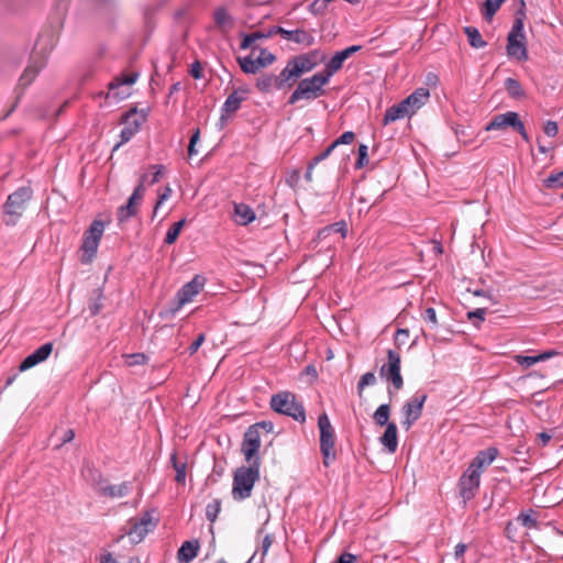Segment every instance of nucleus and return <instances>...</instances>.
I'll return each mask as SVG.
<instances>
[{
    "instance_id": "393cba45",
    "label": "nucleus",
    "mask_w": 563,
    "mask_h": 563,
    "mask_svg": "<svg viewBox=\"0 0 563 563\" xmlns=\"http://www.w3.org/2000/svg\"><path fill=\"white\" fill-rule=\"evenodd\" d=\"M82 475L86 481L92 486L93 490L101 496L102 489L106 487V479L102 477V474L95 467H86L82 471Z\"/></svg>"
},
{
    "instance_id": "69168bd1",
    "label": "nucleus",
    "mask_w": 563,
    "mask_h": 563,
    "mask_svg": "<svg viewBox=\"0 0 563 563\" xmlns=\"http://www.w3.org/2000/svg\"><path fill=\"white\" fill-rule=\"evenodd\" d=\"M334 146L332 145V143L324 150L322 151L320 154L316 155L311 161H312V165H318L320 162L324 161L325 158H328L332 152L334 151Z\"/></svg>"
},
{
    "instance_id": "052dcab7",
    "label": "nucleus",
    "mask_w": 563,
    "mask_h": 563,
    "mask_svg": "<svg viewBox=\"0 0 563 563\" xmlns=\"http://www.w3.org/2000/svg\"><path fill=\"white\" fill-rule=\"evenodd\" d=\"M355 140V133L352 131H346L342 135H340L335 141L332 142V145L334 148H336L339 145H347L353 143Z\"/></svg>"
},
{
    "instance_id": "a878e982",
    "label": "nucleus",
    "mask_w": 563,
    "mask_h": 563,
    "mask_svg": "<svg viewBox=\"0 0 563 563\" xmlns=\"http://www.w3.org/2000/svg\"><path fill=\"white\" fill-rule=\"evenodd\" d=\"M107 300L103 288L97 287L92 290L89 299H88V310L91 317H95L101 312L104 307V301Z\"/></svg>"
},
{
    "instance_id": "20e7f679",
    "label": "nucleus",
    "mask_w": 563,
    "mask_h": 563,
    "mask_svg": "<svg viewBox=\"0 0 563 563\" xmlns=\"http://www.w3.org/2000/svg\"><path fill=\"white\" fill-rule=\"evenodd\" d=\"M103 231L104 222L101 220H93L85 231L80 246V262L82 264H89L96 256Z\"/></svg>"
},
{
    "instance_id": "bf43d9fd",
    "label": "nucleus",
    "mask_w": 563,
    "mask_h": 563,
    "mask_svg": "<svg viewBox=\"0 0 563 563\" xmlns=\"http://www.w3.org/2000/svg\"><path fill=\"white\" fill-rule=\"evenodd\" d=\"M328 1L327 0H314L309 5V11L314 14H323L328 8Z\"/></svg>"
},
{
    "instance_id": "7c9ffc66",
    "label": "nucleus",
    "mask_w": 563,
    "mask_h": 563,
    "mask_svg": "<svg viewBox=\"0 0 563 563\" xmlns=\"http://www.w3.org/2000/svg\"><path fill=\"white\" fill-rule=\"evenodd\" d=\"M161 521V516L157 508H152L143 511V538L154 531Z\"/></svg>"
},
{
    "instance_id": "e433bc0d",
    "label": "nucleus",
    "mask_w": 563,
    "mask_h": 563,
    "mask_svg": "<svg viewBox=\"0 0 563 563\" xmlns=\"http://www.w3.org/2000/svg\"><path fill=\"white\" fill-rule=\"evenodd\" d=\"M407 115L406 111L397 103L395 106L389 107L384 115L383 124L388 125L396 120L402 119Z\"/></svg>"
},
{
    "instance_id": "a211bd4d",
    "label": "nucleus",
    "mask_w": 563,
    "mask_h": 563,
    "mask_svg": "<svg viewBox=\"0 0 563 563\" xmlns=\"http://www.w3.org/2000/svg\"><path fill=\"white\" fill-rule=\"evenodd\" d=\"M498 454L499 451L495 446L487 448L486 450H481L471 461L467 468L473 470L481 477L483 472L494 462Z\"/></svg>"
},
{
    "instance_id": "0e129e2a",
    "label": "nucleus",
    "mask_w": 563,
    "mask_h": 563,
    "mask_svg": "<svg viewBox=\"0 0 563 563\" xmlns=\"http://www.w3.org/2000/svg\"><path fill=\"white\" fill-rule=\"evenodd\" d=\"M241 36H242V41L240 44L241 49L252 48V51L254 52L258 48L257 45H254V41L250 33H247V34L242 33Z\"/></svg>"
},
{
    "instance_id": "37998d69",
    "label": "nucleus",
    "mask_w": 563,
    "mask_h": 563,
    "mask_svg": "<svg viewBox=\"0 0 563 563\" xmlns=\"http://www.w3.org/2000/svg\"><path fill=\"white\" fill-rule=\"evenodd\" d=\"M534 514L533 509H529L528 512H520L516 518V522L528 529H536L538 528V520L532 517Z\"/></svg>"
},
{
    "instance_id": "603ef678",
    "label": "nucleus",
    "mask_w": 563,
    "mask_h": 563,
    "mask_svg": "<svg viewBox=\"0 0 563 563\" xmlns=\"http://www.w3.org/2000/svg\"><path fill=\"white\" fill-rule=\"evenodd\" d=\"M275 60L276 56L273 53L268 52L266 48H260V55L256 58V63L261 68L272 65Z\"/></svg>"
},
{
    "instance_id": "9d476101",
    "label": "nucleus",
    "mask_w": 563,
    "mask_h": 563,
    "mask_svg": "<svg viewBox=\"0 0 563 563\" xmlns=\"http://www.w3.org/2000/svg\"><path fill=\"white\" fill-rule=\"evenodd\" d=\"M141 206V179L135 185L132 195L129 197L125 203L119 207L117 211L118 224L121 229H124L128 223L135 219L139 214Z\"/></svg>"
},
{
    "instance_id": "0eeeda50",
    "label": "nucleus",
    "mask_w": 563,
    "mask_h": 563,
    "mask_svg": "<svg viewBox=\"0 0 563 563\" xmlns=\"http://www.w3.org/2000/svg\"><path fill=\"white\" fill-rule=\"evenodd\" d=\"M137 78V71L115 76L108 84V91L106 93V98L112 99L114 101H121L128 98L131 95L132 86L136 82Z\"/></svg>"
},
{
    "instance_id": "338daca9",
    "label": "nucleus",
    "mask_w": 563,
    "mask_h": 563,
    "mask_svg": "<svg viewBox=\"0 0 563 563\" xmlns=\"http://www.w3.org/2000/svg\"><path fill=\"white\" fill-rule=\"evenodd\" d=\"M206 340V335L205 333H200L194 341L192 343L189 345L188 347V353L189 355H194L198 350L199 347L202 345V343L205 342Z\"/></svg>"
},
{
    "instance_id": "cd10ccee",
    "label": "nucleus",
    "mask_w": 563,
    "mask_h": 563,
    "mask_svg": "<svg viewBox=\"0 0 563 563\" xmlns=\"http://www.w3.org/2000/svg\"><path fill=\"white\" fill-rule=\"evenodd\" d=\"M101 489V496L110 498L123 497L126 496L132 490V483L123 482L119 485H109L106 483V487Z\"/></svg>"
},
{
    "instance_id": "2f4dec72",
    "label": "nucleus",
    "mask_w": 563,
    "mask_h": 563,
    "mask_svg": "<svg viewBox=\"0 0 563 563\" xmlns=\"http://www.w3.org/2000/svg\"><path fill=\"white\" fill-rule=\"evenodd\" d=\"M347 232L345 221H338L320 229L317 233V240L322 241L330 236L332 233H340L341 238H345Z\"/></svg>"
},
{
    "instance_id": "8fccbe9b",
    "label": "nucleus",
    "mask_w": 563,
    "mask_h": 563,
    "mask_svg": "<svg viewBox=\"0 0 563 563\" xmlns=\"http://www.w3.org/2000/svg\"><path fill=\"white\" fill-rule=\"evenodd\" d=\"M543 186L549 189L563 187V170L551 173L543 179Z\"/></svg>"
},
{
    "instance_id": "4468645a",
    "label": "nucleus",
    "mask_w": 563,
    "mask_h": 563,
    "mask_svg": "<svg viewBox=\"0 0 563 563\" xmlns=\"http://www.w3.org/2000/svg\"><path fill=\"white\" fill-rule=\"evenodd\" d=\"M271 33H273V35H280L284 40L306 47L312 46L316 43L312 32L303 29L286 30L279 25H274L271 27Z\"/></svg>"
},
{
    "instance_id": "412c9836",
    "label": "nucleus",
    "mask_w": 563,
    "mask_h": 563,
    "mask_svg": "<svg viewBox=\"0 0 563 563\" xmlns=\"http://www.w3.org/2000/svg\"><path fill=\"white\" fill-rule=\"evenodd\" d=\"M506 49L509 57H514L519 62H525L528 59L526 38L522 40L520 37H507Z\"/></svg>"
},
{
    "instance_id": "c03bdc74",
    "label": "nucleus",
    "mask_w": 563,
    "mask_h": 563,
    "mask_svg": "<svg viewBox=\"0 0 563 563\" xmlns=\"http://www.w3.org/2000/svg\"><path fill=\"white\" fill-rule=\"evenodd\" d=\"M213 19L217 26L221 29L232 24V18L223 7L216 9Z\"/></svg>"
},
{
    "instance_id": "2eb2a0df",
    "label": "nucleus",
    "mask_w": 563,
    "mask_h": 563,
    "mask_svg": "<svg viewBox=\"0 0 563 563\" xmlns=\"http://www.w3.org/2000/svg\"><path fill=\"white\" fill-rule=\"evenodd\" d=\"M249 92L247 88L235 89L230 93L221 107L220 126H224L228 117L234 114L245 100V95Z\"/></svg>"
},
{
    "instance_id": "5701e85b",
    "label": "nucleus",
    "mask_w": 563,
    "mask_h": 563,
    "mask_svg": "<svg viewBox=\"0 0 563 563\" xmlns=\"http://www.w3.org/2000/svg\"><path fill=\"white\" fill-rule=\"evenodd\" d=\"M385 432L379 438V442L389 453H395L398 448V431L395 422L385 426Z\"/></svg>"
},
{
    "instance_id": "f3484780",
    "label": "nucleus",
    "mask_w": 563,
    "mask_h": 563,
    "mask_svg": "<svg viewBox=\"0 0 563 563\" xmlns=\"http://www.w3.org/2000/svg\"><path fill=\"white\" fill-rule=\"evenodd\" d=\"M136 112L137 109L133 108L130 111L123 113L121 123L124 124V126L120 133L121 141L115 145L114 148L129 142L139 132L141 121L140 119L135 118Z\"/></svg>"
},
{
    "instance_id": "6ab92c4d",
    "label": "nucleus",
    "mask_w": 563,
    "mask_h": 563,
    "mask_svg": "<svg viewBox=\"0 0 563 563\" xmlns=\"http://www.w3.org/2000/svg\"><path fill=\"white\" fill-rule=\"evenodd\" d=\"M54 349L53 342H47L27 355L19 365V372H25L46 361Z\"/></svg>"
},
{
    "instance_id": "6e6d98bb",
    "label": "nucleus",
    "mask_w": 563,
    "mask_h": 563,
    "mask_svg": "<svg viewBox=\"0 0 563 563\" xmlns=\"http://www.w3.org/2000/svg\"><path fill=\"white\" fill-rule=\"evenodd\" d=\"M368 163V147L365 144H361L357 151V159L355 162V168L361 169Z\"/></svg>"
},
{
    "instance_id": "f03ea898",
    "label": "nucleus",
    "mask_w": 563,
    "mask_h": 563,
    "mask_svg": "<svg viewBox=\"0 0 563 563\" xmlns=\"http://www.w3.org/2000/svg\"><path fill=\"white\" fill-rule=\"evenodd\" d=\"M260 468V463L255 461L254 464L235 470L232 486V497L234 500H244L252 495L253 487L261 476Z\"/></svg>"
},
{
    "instance_id": "e2e57ef3",
    "label": "nucleus",
    "mask_w": 563,
    "mask_h": 563,
    "mask_svg": "<svg viewBox=\"0 0 563 563\" xmlns=\"http://www.w3.org/2000/svg\"><path fill=\"white\" fill-rule=\"evenodd\" d=\"M518 528L512 521H508L505 527V536L511 542H517Z\"/></svg>"
},
{
    "instance_id": "72a5a7b5",
    "label": "nucleus",
    "mask_w": 563,
    "mask_h": 563,
    "mask_svg": "<svg viewBox=\"0 0 563 563\" xmlns=\"http://www.w3.org/2000/svg\"><path fill=\"white\" fill-rule=\"evenodd\" d=\"M504 87L508 96L512 99H521L526 97L525 89L522 88L521 84L515 78H506Z\"/></svg>"
},
{
    "instance_id": "6e6552de",
    "label": "nucleus",
    "mask_w": 563,
    "mask_h": 563,
    "mask_svg": "<svg viewBox=\"0 0 563 563\" xmlns=\"http://www.w3.org/2000/svg\"><path fill=\"white\" fill-rule=\"evenodd\" d=\"M401 357L394 350L387 351V363L379 369V376L391 383V387L398 391L404 387V378L400 373Z\"/></svg>"
},
{
    "instance_id": "79ce46f5",
    "label": "nucleus",
    "mask_w": 563,
    "mask_h": 563,
    "mask_svg": "<svg viewBox=\"0 0 563 563\" xmlns=\"http://www.w3.org/2000/svg\"><path fill=\"white\" fill-rule=\"evenodd\" d=\"M185 223H186L185 219H181V220L173 223L165 235L164 242L166 244L175 243L176 240L178 239L179 233H180L181 229L184 228Z\"/></svg>"
},
{
    "instance_id": "c756f323",
    "label": "nucleus",
    "mask_w": 563,
    "mask_h": 563,
    "mask_svg": "<svg viewBox=\"0 0 563 563\" xmlns=\"http://www.w3.org/2000/svg\"><path fill=\"white\" fill-rule=\"evenodd\" d=\"M235 222L246 225L255 219L254 210L245 203H236L234 207Z\"/></svg>"
},
{
    "instance_id": "39448f33",
    "label": "nucleus",
    "mask_w": 563,
    "mask_h": 563,
    "mask_svg": "<svg viewBox=\"0 0 563 563\" xmlns=\"http://www.w3.org/2000/svg\"><path fill=\"white\" fill-rule=\"evenodd\" d=\"M318 428L320 431V451L323 456V464L329 466L336 457L335 453V433L325 412L318 418Z\"/></svg>"
},
{
    "instance_id": "680f3d73",
    "label": "nucleus",
    "mask_w": 563,
    "mask_h": 563,
    "mask_svg": "<svg viewBox=\"0 0 563 563\" xmlns=\"http://www.w3.org/2000/svg\"><path fill=\"white\" fill-rule=\"evenodd\" d=\"M422 319L431 324V328H437L439 325L437 312L432 307H429L422 313Z\"/></svg>"
},
{
    "instance_id": "a18cd8bd",
    "label": "nucleus",
    "mask_w": 563,
    "mask_h": 563,
    "mask_svg": "<svg viewBox=\"0 0 563 563\" xmlns=\"http://www.w3.org/2000/svg\"><path fill=\"white\" fill-rule=\"evenodd\" d=\"M505 1L506 0H485L483 10L484 19L490 21Z\"/></svg>"
},
{
    "instance_id": "4be33fe9",
    "label": "nucleus",
    "mask_w": 563,
    "mask_h": 563,
    "mask_svg": "<svg viewBox=\"0 0 563 563\" xmlns=\"http://www.w3.org/2000/svg\"><path fill=\"white\" fill-rule=\"evenodd\" d=\"M200 543L197 539L185 541L177 551V560L180 563L191 562L199 552Z\"/></svg>"
},
{
    "instance_id": "1a4fd4ad",
    "label": "nucleus",
    "mask_w": 563,
    "mask_h": 563,
    "mask_svg": "<svg viewBox=\"0 0 563 563\" xmlns=\"http://www.w3.org/2000/svg\"><path fill=\"white\" fill-rule=\"evenodd\" d=\"M427 398L428 396L426 393L418 390L404 404L401 408V413L404 416L401 426L406 431H408L421 417Z\"/></svg>"
},
{
    "instance_id": "3c124183",
    "label": "nucleus",
    "mask_w": 563,
    "mask_h": 563,
    "mask_svg": "<svg viewBox=\"0 0 563 563\" xmlns=\"http://www.w3.org/2000/svg\"><path fill=\"white\" fill-rule=\"evenodd\" d=\"M141 526V521L137 518H134L130 522V528L126 531L131 543H140L141 542V531L139 528Z\"/></svg>"
},
{
    "instance_id": "ea45409f",
    "label": "nucleus",
    "mask_w": 563,
    "mask_h": 563,
    "mask_svg": "<svg viewBox=\"0 0 563 563\" xmlns=\"http://www.w3.org/2000/svg\"><path fill=\"white\" fill-rule=\"evenodd\" d=\"M170 463L173 465V468L176 472L175 481L178 484H185V481H186V467H187L186 462L178 461L177 454L174 453L170 456Z\"/></svg>"
},
{
    "instance_id": "09e8293b",
    "label": "nucleus",
    "mask_w": 563,
    "mask_h": 563,
    "mask_svg": "<svg viewBox=\"0 0 563 563\" xmlns=\"http://www.w3.org/2000/svg\"><path fill=\"white\" fill-rule=\"evenodd\" d=\"M221 511V500L216 498L206 507V518L213 523Z\"/></svg>"
},
{
    "instance_id": "de8ad7c7",
    "label": "nucleus",
    "mask_w": 563,
    "mask_h": 563,
    "mask_svg": "<svg viewBox=\"0 0 563 563\" xmlns=\"http://www.w3.org/2000/svg\"><path fill=\"white\" fill-rule=\"evenodd\" d=\"M486 312L487 308H477L475 310L468 311L466 313V318L474 324V327L479 329L481 324L485 321Z\"/></svg>"
},
{
    "instance_id": "49530a36",
    "label": "nucleus",
    "mask_w": 563,
    "mask_h": 563,
    "mask_svg": "<svg viewBox=\"0 0 563 563\" xmlns=\"http://www.w3.org/2000/svg\"><path fill=\"white\" fill-rule=\"evenodd\" d=\"M258 91L262 93L271 92L273 88V74H263L256 79L255 84Z\"/></svg>"
},
{
    "instance_id": "ddd939ff",
    "label": "nucleus",
    "mask_w": 563,
    "mask_h": 563,
    "mask_svg": "<svg viewBox=\"0 0 563 563\" xmlns=\"http://www.w3.org/2000/svg\"><path fill=\"white\" fill-rule=\"evenodd\" d=\"M325 90L323 88H319L312 77L305 78L298 82L297 88L290 95L287 103L295 104L300 99L312 100L323 96Z\"/></svg>"
},
{
    "instance_id": "5fc2aeb1",
    "label": "nucleus",
    "mask_w": 563,
    "mask_h": 563,
    "mask_svg": "<svg viewBox=\"0 0 563 563\" xmlns=\"http://www.w3.org/2000/svg\"><path fill=\"white\" fill-rule=\"evenodd\" d=\"M375 384H376V376L373 372H367V373L363 374L357 383L358 395H362V391L366 386H372Z\"/></svg>"
},
{
    "instance_id": "864d4df0",
    "label": "nucleus",
    "mask_w": 563,
    "mask_h": 563,
    "mask_svg": "<svg viewBox=\"0 0 563 563\" xmlns=\"http://www.w3.org/2000/svg\"><path fill=\"white\" fill-rule=\"evenodd\" d=\"M346 49H342L340 52H336L330 59L329 64L334 67L338 71L343 67L344 62L350 58Z\"/></svg>"
},
{
    "instance_id": "13d9d810",
    "label": "nucleus",
    "mask_w": 563,
    "mask_h": 563,
    "mask_svg": "<svg viewBox=\"0 0 563 563\" xmlns=\"http://www.w3.org/2000/svg\"><path fill=\"white\" fill-rule=\"evenodd\" d=\"M250 428H252L253 430L256 429V432L260 433V435H262V433L268 434V433L273 432L274 423L268 420H263V421L251 424Z\"/></svg>"
},
{
    "instance_id": "774afa93",
    "label": "nucleus",
    "mask_w": 563,
    "mask_h": 563,
    "mask_svg": "<svg viewBox=\"0 0 563 563\" xmlns=\"http://www.w3.org/2000/svg\"><path fill=\"white\" fill-rule=\"evenodd\" d=\"M543 132L550 136V137H554L558 132H559V126H558V123L555 121H547L544 126H543Z\"/></svg>"
},
{
    "instance_id": "f257e3e1",
    "label": "nucleus",
    "mask_w": 563,
    "mask_h": 563,
    "mask_svg": "<svg viewBox=\"0 0 563 563\" xmlns=\"http://www.w3.org/2000/svg\"><path fill=\"white\" fill-rule=\"evenodd\" d=\"M32 196L33 190L29 186L19 187L8 196L2 206L3 223L7 227H14L19 222Z\"/></svg>"
},
{
    "instance_id": "dca6fc26",
    "label": "nucleus",
    "mask_w": 563,
    "mask_h": 563,
    "mask_svg": "<svg viewBox=\"0 0 563 563\" xmlns=\"http://www.w3.org/2000/svg\"><path fill=\"white\" fill-rule=\"evenodd\" d=\"M522 124L523 122L520 120V117L517 112L508 111L505 113L496 114L485 126V130H506L507 128H510L517 132Z\"/></svg>"
},
{
    "instance_id": "c85d7f7f",
    "label": "nucleus",
    "mask_w": 563,
    "mask_h": 563,
    "mask_svg": "<svg viewBox=\"0 0 563 563\" xmlns=\"http://www.w3.org/2000/svg\"><path fill=\"white\" fill-rule=\"evenodd\" d=\"M555 355H559V352L555 351V350H549V351H545V352H542L538 355H534V356H528V355H517L516 356V362L525 367H530L534 364H537L538 362H541V361H547L549 358H551L552 356H555Z\"/></svg>"
},
{
    "instance_id": "f704fd0d",
    "label": "nucleus",
    "mask_w": 563,
    "mask_h": 563,
    "mask_svg": "<svg viewBox=\"0 0 563 563\" xmlns=\"http://www.w3.org/2000/svg\"><path fill=\"white\" fill-rule=\"evenodd\" d=\"M464 33L467 36L468 43L473 48H483L487 42L483 40L479 31L474 26H465Z\"/></svg>"
},
{
    "instance_id": "f8f14e48",
    "label": "nucleus",
    "mask_w": 563,
    "mask_h": 563,
    "mask_svg": "<svg viewBox=\"0 0 563 563\" xmlns=\"http://www.w3.org/2000/svg\"><path fill=\"white\" fill-rule=\"evenodd\" d=\"M481 485V477L473 470L466 468L457 482L459 494L463 500V506L475 498Z\"/></svg>"
},
{
    "instance_id": "473e14b6",
    "label": "nucleus",
    "mask_w": 563,
    "mask_h": 563,
    "mask_svg": "<svg viewBox=\"0 0 563 563\" xmlns=\"http://www.w3.org/2000/svg\"><path fill=\"white\" fill-rule=\"evenodd\" d=\"M429 97V89L423 87L417 88L411 95L408 96L411 101V111L416 112L418 109H420L428 101Z\"/></svg>"
},
{
    "instance_id": "423d86ee",
    "label": "nucleus",
    "mask_w": 563,
    "mask_h": 563,
    "mask_svg": "<svg viewBox=\"0 0 563 563\" xmlns=\"http://www.w3.org/2000/svg\"><path fill=\"white\" fill-rule=\"evenodd\" d=\"M203 285L205 284H184L176 292L175 297L166 303L161 316L175 317L185 305L191 302L194 298L203 290Z\"/></svg>"
},
{
    "instance_id": "c9c22d12",
    "label": "nucleus",
    "mask_w": 563,
    "mask_h": 563,
    "mask_svg": "<svg viewBox=\"0 0 563 563\" xmlns=\"http://www.w3.org/2000/svg\"><path fill=\"white\" fill-rule=\"evenodd\" d=\"M335 73H338V70L327 63L322 71L317 73L311 77L319 88H323Z\"/></svg>"
},
{
    "instance_id": "bb28decb",
    "label": "nucleus",
    "mask_w": 563,
    "mask_h": 563,
    "mask_svg": "<svg viewBox=\"0 0 563 563\" xmlns=\"http://www.w3.org/2000/svg\"><path fill=\"white\" fill-rule=\"evenodd\" d=\"M289 62L295 67V69L298 73L299 77L302 74L312 70L318 65V60L310 59L308 57V55H305V54H300L298 56H295V57L290 58Z\"/></svg>"
},
{
    "instance_id": "aec40b11",
    "label": "nucleus",
    "mask_w": 563,
    "mask_h": 563,
    "mask_svg": "<svg viewBox=\"0 0 563 563\" xmlns=\"http://www.w3.org/2000/svg\"><path fill=\"white\" fill-rule=\"evenodd\" d=\"M46 65V56L34 52L31 55L29 66L20 77V86L27 87L35 79L41 69Z\"/></svg>"
},
{
    "instance_id": "9b49d317",
    "label": "nucleus",
    "mask_w": 563,
    "mask_h": 563,
    "mask_svg": "<svg viewBox=\"0 0 563 563\" xmlns=\"http://www.w3.org/2000/svg\"><path fill=\"white\" fill-rule=\"evenodd\" d=\"M261 435L256 429L247 428L243 434L241 443V452L249 464H254L255 461L261 464V456L258 454L261 448Z\"/></svg>"
},
{
    "instance_id": "7ed1b4c3",
    "label": "nucleus",
    "mask_w": 563,
    "mask_h": 563,
    "mask_svg": "<svg viewBox=\"0 0 563 563\" xmlns=\"http://www.w3.org/2000/svg\"><path fill=\"white\" fill-rule=\"evenodd\" d=\"M269 406L272 410L279 415L292 418L303 423L306 421V410L303 404L298 401L297 396L288 390L279 391L271 397Z\"/></svg>"
},
{
    "instance_id": "b1692460",
    "label": "nucleus",
    "mask_w": 563,
    "mask_h": 563,
    "mask_svg": "<svg viewBox=\"0 0 563 563\" xmlns=\"http://www.w3.org/2000/svg\"><path fill=\"white\" fill-rule=\"evenodd\" d=\"M526 19V2L520 0V8L515 13V20L511 26L510 32L507 37H520L522 40L526 38L523 32V24Z\"/></svg>"
},
{
    "instance_id": "a19ab883",
    "label": "nucleus",
    "mask_w": 563,
    "mask_h": 563,
    "mask_svg": "<svg viewBox=\"0 0 563 563\" xmlns=\"http://www.w3.org/2000/svg\"><path fill=\"white\" fill-rule=\"evenodd\" d=\"M238 63L245 74H256L261 69L260 65L256 63V58H253L252 55L238 57Z\"/></svg>"
},
{
    "instance_id": "58836bf2",
    "label": "nucleus",
    "mask_w": 563,
    "mask_h": 563,
    "mask_svg": "<svg viewBox=\"0 0 563 563\" xmlns=\"http://www.w3.org/2000/svg\"><path fill=\"white\" fill-rule=\"evenodd\" d=\"M279 77L288 88H291L299 78L292 64L288 60L286 67L280 71Z\"/></svg>"
},
{
    "instance_id": "4d7b16f0",
    "label": "nucleus",
    "mask_w": 563,
    "mask_h": 563,
    "mask_svg": "<svg viewBox=\"0 0 563 563\" xmlns=\"http://www.w3.org/2000/svg\"><path fill=\"white\" fill-rule=\"evenodd\" d=\"M466 292L472 294L475 297L486 298L487 300H489L493 303L498 302V299L493 295V292L490 290H485V289H479V288L473 289L471 287H467Z\"/></svg>"
},
{
    "instance_id": "4c0bfd02",
    "label": "nucleus",
    "mask_w": 563,
    "mask_h": 563,
    "mask_svg": "<svg viewBox=\"0 0 563 563\" xmlns=\"http://www.w3.org/2000/svg\"><path fill=\"white\" fill-rule=\"evenodd\" d=\"M390 405L383 404L374 412L373 419L377 426L384 427L389 422Z\"/></svg>"
}]
</instances>
